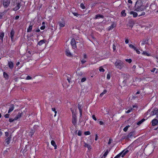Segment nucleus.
<instances>
[{"mask_svg": "<svg viewBox=\"0 0 158 158\" xmlns=\"http://www.w3.org/2000/svg\"><path fill=\"white\" fill-rule=\"evenodd\" d=\"M99 123L100 125L104 124V123L102 121H99Z\"/></svg>", "mask_w": 158, "mask_h": 158, "instance_id": "nucleus-60", "label": "nucleus"}, {"mask_svg": "<svg viewBox=\"0 0 158 158\" xmlns=\"http://www.w3.org/2000/svg\"><path fill=\"white\" fill-rule=\"evenodd\" d=\"M73 14L74 16H75L77 17L79 15L78 14V13L76 12H73Z\"/></svg>", "mask_w": 158, "mask_h": 158, "instance_id": "nucleus-47", "label": "nucleus"}, {"mask_svg": "<svg viewBox=\"0 0 158 158\" xmlns=\"http://www.w3.org/2000/svg\"><path fill=\"white\" fill-rule=\"evenodd\" d=\"M66 54L67 56H72L71 53L68 49H66Z\"/></svg>", "mask_w": 158, "mask_h": 158, "instance_id": "nucleus-27", "label": "nucleus"}, {"mask_svg": "<svg viewBox=\"0 0 158 158\" xmlns=\"http://www.w3.org/2000/svg\"><path fill=\"white\" fill-rule=\"evenodd\" d=\"M126 61L127 62H128L129 63H131L132 61L130 59H126Z\"/></svg>", "mask_w": 158, "mask_h": 158, "instance_id": "nucleus-43", "label": "nucleus"}, {"mask_svg": "<svg viewBox=\"0 0 158 158\" xmlns=\"http://www.w3.org/2000/svg\"><path fill=\"white\" fill-rule=\"evenodd\" d=\"M80 6L82 9H84L85 8V6L82 3L81 4Z\"/></svg>", "mask_w": 158, "mask_h": 158, "instance_id": "nucleus-42", "label": "nucleus"}, {"mask_svg": "<svg viewBox=\"0 0 158 158\" xmlns=\"http://www.w3.org/2000/svg\"><path fill=\"white\" fill-rule=\"evenodd\" d=\"M134 10L136 11H142L145 8L143 7V6H138L137 4H135V6Z\"/></svg>", "mask_w": 158, "mask_h": 158, "instance_id": "nucleus-2", "label": "nucleus"}, {"mask_svg": "<svg viewBox=\"0 0 158 158\" xmlns=\"http://www.w3.org/2000/svg\"><path fill=\"white\" fill-rule=\"evenodd\" d=\"M10 0H3V4L5 7H7L10 4Z\"/></svg>", "mask_w": 158, "mask_h": 158, "instance_id": "nucleus-6", "label": "nucleus"}, {"mask_svg": "<svg viewBox=\"0 0 158 158\" xmlns=\"http://www.w3.org/2000/svg\"><path fill=\"white\" fill-rule=\"evenodd\" d=\"M110 150H109L108 149H107L106 152L104 153L103 155V156L104 157H106L107 155V154L109 152Z\"/></svg>", "mask_w": 158, "mask_h": 158, "instance_id": "nucleus-37", "label": "nucleus"}, {"mask_svg": "<svg viewBox=\"0 0 158 158\" xmlns=\"http://www.w3.org/2000/svg\"><path fill=\"white\" fill-rule=\"evenodd\" d=\"M116 26V24L114 23H113L111 26L109 27L108 28V31H109L112 29L114 27Z\"/></svg>", "mask_w": 158, "mask_h": 158, "instance_id": "nucleus-16", "label": "nucleus"}, {"mask_svg": "<svg viewBox=\"0 0 158 158\" xmlns=\"http://www.w3.org/2000/svg\"><path fill=\"white\" fill-rule=\"evenodd\" d=\"M15 120H14V118L13 119L12 118H10L9 119V121L10 122H12Z\"/></svg>", "mask_w": 158, "mask_h": 158, "instance_id": "nucleus-49", "label": "nucleus"}, {"mask_svg": "<svg viewBox=\"0 0 158 158\" xmlns=\"http://www.w3.org/2000/svg\"><path fill=\"white\" fill-rule=\"evenodd\" d=\"M143 54L144 55H147L148 56H150V54H149L148 53H147L146 52H143Z\"/></svg>", "mask_w": 158, "mask_h": 158, "instance_id": "nucleus-41", "label": "nucleus"}, {"mask_svg": "<svg viewBox=\"0 0 158 158\" xmlns=\"http://www.w3.org/2000/svg\"><path fill=\"white\" fill-rule=\"evenodd\" d=\"M107 91L106 90H104L103 91L102 93L100 95V97H102L103 95L106 93Z\"/></svg>", "mask_w": 158, "mask_h": 158, "instance_id": "nucleus-33", "label": "nucleus"}, {"mask_svg": "<svg viewBox=\"0 0 158 158\" xmlns=\"http://www.w3.org/2000/svg\"><path fill=\"white\" fill-rule=\"evenodd\" d=\"M123 152H121L120 153L117 155L114 158H119L121 156H122V155L123 154Z\"/></svg>", "mask_w": 158, "mask_h": 158, "instance_id": "nucleus-34", "label": "nucleus"}, {"mask_svg": "<svg viewBox=\"0 0 158 158\" xmlns=\"http://www.w3.org/2000/svg\"><path fill=\"white\" fill-rule=\"evenodd\" d=\"M129 152L128 150L126 149L123 150L122 152H123L122 154V157H123L127 153Z\"/></svg>", "mask_w": 158, "mask_h": 158, "instance_id": "nucleus-19", "label": "nucleus"}, {"mask_svg": "<svg viewBox=\"0 0 158 158\" xmlns=\"http://www.w3.org/2000/svg\"><path fill=\"white\" fill-rule=\"evenodd\" d=\"M112 139H110L108 143V144H110L111 143V141H112Z\"/></svg>", "mask_w": 158, "mask_h": 158, "instance_id": "nucleus-63", "label": "nucleus"}, {"mask_svg": "<svg viewBox=\"0 0 158 158\" xmlns=\"http://www.w3.org/2000/svg\"><path fill=\"white\" fill-rule=\"evenodd\" d=\"M99 18H103L104 16L100 14H98L96 15L95 19H98Z\"/></svg>", "mask_w": 158, "mask_h": 158, "instance_id": "nucleus-22", "label": "nucleus"}, {"mask_svg": "<svg viewBox=\"0 0 158 158\" xmlns=\"http://www.w3.org/2000/svg\"><path fill=\"white\" fill-rule=\"evenodd\" d=\"M121 15L123 17H125L126 15V14L125 13V10H123L121 12Z\"/></svg>", "mask_w": 158, "mask_h": 158, "instance_id": "nucleus-32", "label": "nucleus"}, {"mask_svg": "<svg viewBox=\"0 0 158 158\" xmlns=\"http://www.w3.org/2000/svg\"><path fill=\"white\" fill-rule=\"evenodd\" d=\"M151 114L152 115L156 114V117L158 118V109L156 108L154 109L151 112Z\"/></svg>", "mask_w": 158, "mask_h": 158, "instance_id": "nucleus-8", "label": "nucleus"}, {"mask_svg": "<svg viewBox=\"0 0 158 158\" xmlns=\"http://www.w3.org/2000/svg\"><path fill=\"white\" fill-rule=\"evenodd\" d=\"M11 138V135H10L5 140L6 143V144H5V145L6 146L8 145L10 143Z\"/></svg>", "mask_w": 158, "mask_h": 158, "instance_id": "nucleus-9", "label": "nucleus"}, {"mask_svg": "<svg viewBox=\"0 0 158 158\" xmlns=\"http://www.w3.org/2000/svg\"><path fill=\"white\" fill-rule=\"evenodd\" d=\"M122 77L124 79L123 81V83H126L127 82V80L129 79L130 75L127 74H123L122 75Z\"/></svg>", "mask_w": 158, "mask_h": 158, "instance_id": "nucleus-5", "label": "nucleus"}, {"mask_svg": "<svg viewBox=\"0 0 158 158\" xmlns=\"http://www.w3.org/2000/svg\"><path fill=\"white\" fill-rule=\"evenodd\" d=\"M132 110H133V108H131L130 109H129V110H128L126 112V113L127 114H128V113H129Z\"/></svg>", "mask_w": 158, "mask_h": 158, "instance_id": "nucleus-46", "label": "nucleus"}, {"mask_svg": "<svg viewBox=\"0 0 158 158\" xmlns=\"http://www.w3.org/2000/svg\"><path fill=\"white\" fill-rule=\"evenodd\" d=\"M23 114V113L22 112H19L16 117L14 118V120H17L20 118Z\"/></svg>", "mask_w": 158, "mask_h": 158, "instance_id": "nucleus-10", "label": "nucleus"}, {"mask_svg": "<svg viewBox=\"0 0 158 158\" xmlns=\"http://www.w3.org/2000/svg\"><path fill=\"white\" fill-rule=\"evenodd\" d=\"M14 109V105L13 104H11L10 105V107L9 110L8 111V113H10L12 112Z\"/></svg>", "mask_w": 158, "mask_h": 158, "instance_id": "nucleus-12", "label": "nucleus"}, {"mask_svg": "<svg viewBox=\"0 0 158 158\" xmlns=\"http://www.w3.org/2000/svg\"><path fill=\"white\" fill-rule=\"evenodd\" d=\"M86 62V61L84 60H81V62L82 64L85 63Z\"/></svg>", "mask_w": 158, "mask_h": 158, "instance_id": "nucleus-58", "label": "nucleus"}, {"mask_svg": "<svg viewBox=\"0 0 158 158\" xmlns=\"http://www.w3.org/2000/svg\"><path fill=\"white\" fill-rule=\"evenodd\" d=\"M98 136L97 134H96L95 135V140H97L98 139Z\"/></svg>", "mask_w": 158, "mask_h": 158, "instance_id": "nucleus-62", "label": "nucleus"}, {"mask_svg": "<svg viewBox=\"0 0 158 158\" xmlns=\"http://www.w3.org/2000/svg\"><path fill=\"white\" fill-rule=\"evenodd\" d=\"M134 135V132H131L129 134L127 135V139L131 138L132 136H133Z\"/></svg>", "mask_w": 158, "mask_h": 158, "instance_id": "nucleus-21", "label": "nucleus"}, {"mask_svg": "<svg viewBox=\"0 0 158 158\" xmlns=\"http://www.w3.org/2000/svg\"><path fill=\"white\" fill-rule=\"evenodd\" d=\"M3 76L5 78L6 80H7L8 79L9 76L5 72H4Z\"/></svg>", "mask_w": 158, "mask_h": 158, "instance_id": "nucleus-26", "label": "nucleus"}, {"mask_svg": "<svg viewBox=\"0 0 158 158\" xmlns=\"http://www.w3.org/2000/svg\"><path fill=\"white\" fill-rule=\"evenodd\" d=\"M130 13L131 15L133 14V17L135 18L137 17L138 15V14L136 12H134L133 11H131Z\"/></svg>", "mask_w": 158, "mask_h": 158, "instance_id": "nucleus-20", "label": "nucleus"}, {"mask_svg": "<svg viewBox=\"0 0 158 158\" xmlns=\"http://www.w3.org/2000/svg\"><path fill=\"white\" fill-rule=\"evenodd\" d=\"M15 33V32L13 29H12L11 32H10V37L11 38L12 41H13L14 40V36Z\"/></svg>", "mask_w": 158, "mask_h": 158, "instance_id": "nucleus-11", "label": "nucleus"}, {"mask_svg": "<svg viewBox=\"0 0 158 158\" xmlns=\"http://www.w3.org/2000/svg\"><path fill=\"white\" fill-rule=\"evenodd\" d=\"M32 25H30L28 28L27 29V32H30L31 31Z\"/></svg>", "mask_w": 158, "mask_h": 158, "instance_id": "nucleus-30", "label": "nucleus"}, {"mask_svg": "<svg viewBox=\"0 0 158 158\" xmlns=\"http://www.w3.org/2000/svg\"><path fill=\"white\" fill-rule=\"evenodd\" d=\"M129 47L131 48L134 49L135 50H136V48L133 45L131 44H130L129 45Z\"/></svg>", "mask_w": 158, "mask_h": 158, "instance_id": "nucleus-36", "label": "nucleus"}, {"mask_svg": "<svg viewBox=\"0 0 158 158\" xmlns=\"http://www.w3.org/2000/svg\"><path fill=\"white\" fill-rule=\"evenodd\" d=\"M145 13L144 12H143L141 15H139V16H140L142 15H145Z\"/></svg>", "mask_w": 158, "mask_h": 158, "instance_id": "nucleus-57", "label": "nucleus"}, {"mask_svg": "<svg viewBox=\"0 0 158 158\" xmlns=\"http://www.w3.org/2000/svg\"><path fill=\"white\" fill-rule=\"evenodd\" d=\"M158 123V121L157 119H154L152 120V124L153 126L156 125Z\"/></svg>", "mask_w": 158, "mask_h": 158, "instance_id": "nucleus-15", "label": "nucleus"}, {"mask_svg": "<svg viewBox=\"0 0 158 158\" xmlns=\"http://www.w3.org/2000/svg\"><path fill=\"white\" fill-rule=\"evenodd\" d=\"M92 118L95 121H96L97 120V119H96V117H95V115H92Z\"/></svg>", "mask_w": 158, "mask_h": 158, "instance_id": "nucleus-55", "label": "nucleus"}, {"mask_svg": "<svg viewBox=\"0 0 158 158\" xmlns=\"http://www.w3.org/2000/svg\"><path fill=\"white\" fill-rule=\"evenodd\" d=\"M8 65L9 66V68L10 69H12L13 68L14 64L12 62V61L8 62Z\"/></svg>", "mask_w": 158, "mask_h": 158, "instance_id": "nucleus-14", "label": "nucleus"}, {"mask_svg": "<svg viewBox=\"0 0 158 158\" xmlns=\"http://www.w3.org/2000/svg\"><path fill=\"white\" fill-rule=\"evenodd\" d=\"M21 6V5L20 3H17V6L13 8V10L16 11L19 10Z\"/></svg>", "mask_w": 158, "mask_h": 158, "instance_id": "nucleus-13", "label": "nucleus"}, {"mask_svg": "<svg viewBox=\"0 0 158 158\" xmlns=\"http://www.w3.org/2000/svg\"><path fill=\"white\" fill-rule=\"evenodd\" d=\"M32 79V77H31L30 76H28L27 77H26V79L27 80H30V79Z\"/></svg>", "mask_w": 158, "mask_h": 158, "instance_id": "nucleus-48", "label": "nucleus"}, {"mask_svg": "<svg viewBox=\"0 0 158 158\" xmlns=\"http://www.w3.org/2000/svg\"><path fill=\"white\" fill-rule=\"evenodd\" d=\"M113 49L114 51L116 50V46L114 44H113Z\"/></svg>", "mask_w": 158, "mask_h": 158, "instance_id": "nucleus-52", "label": "nucleus"}, {"mask_svg": "<svg viewBox=\"0 0 158 158\" xmlns=\"http://www.w3.org/2000/svg\"><path fill=\"white\" fill-rule=\"evenodd\" d=\"M125 42L126 44H128L129 42V40L128 39H126L125 40Z\"/></svg>", "mask_w": 158, "mask_h": 158, "instance_id": "nucleus-64", "label": "nucleus"}, {"mask_svg": "<svg viewBox=\"0 0 158 158\" xmlns=\"http://www.w3.org/2000/svg\"><path fill=\"white\" fill-rule=\"evenodd\" d=\"M83 107V106L82 105V103H81V102H80L78 103V108L79 110L80 117H81L82 115V112Z\"/></svg>", "mask_w": 158, "mask_h": 158, "instance_id": "nucleus-4", "label": "nucleus"}, {"mask_svg": "<svg viewBox=\"0 0 158 158\" xmlns=\"http://www.w3.org/2000/svg\"><path fill=\"white\" fill-rule=\"evenodd\" d=\"M77 122V116L75 114L73 113V111H72V123L75 126H76Z\"/></svg>", "mask_w": 158, "mask_h": 158, "instance_id": "nucleus-3", "label": "nucleus"}, {"mask_svg": "<svg viewBox=\"0 0 158 158\" xmlns=\"http://www.w3.org/2000/svg\"><path fill=\"white\" fill-rule=\"evenodd\" d=\"M129 127V126H127L125 127L123 129V131L125 132L127 131Z\"/></svg>", "mask_w": 158, "mask_h": 158, "instance_id": "nucleus-40", "label": "nucleus"}, {"mask_svg": "<svg viewBox=\"0 0 158 158\" xmlns=\"http://www.w3.org/2000/svg\"><path fill=\"white\" fill-rule=\"evenodd\" d=\"M86 80V78L85 77H84L81 79V82H83L85 81Z\"/></svg>", "mask_w": 158, "mask_h": 158, "instance_id": "nucleus-45", "label": "nucleus"}, {"mask_svg": "<svg viewBox=\"0 0 158 158\" xmlns=\"http://www.w3.org/2000/svg\"><path fill=\"white\" fill-rule=\"evenodd\" d=\"M84 146L85 147H87L88 149H91V146L90 145L86 143H84Z\"/></svg>", "mask_w": 158, "mask_h": 158, "instance_id": "nucleus-23", "label": "nucleus"}, {"mask_svg": "<svg viewBox=\"0 0 158 158\" xmlns=\"http://www.w3.org/2000/svg\"><path fill=\"white\" fill-rule=\"evenodd\" d=\"M10 115V114H6L4 116L5 118H8L9 117V116Z\"/></svg>", "mask_w": 158, "mask_h": 158, "instance_id": "nucleus-51", "label": "nucleus"}, {"mask_svg": "<svg viewBox=\"0 0 158 158\" xmlns=\"http://www.w3.org/2000/svg\"><path fill=\"white\" fill-rule=\"evenodd\" d=\"M4 35V33L3 32H0V39L2 41H3V39Z\"/></svg>", "mask_w": 158, "mask_h": 158, "instance_id": "nucleus-24", "label": "nucleus"}, {"mask_svg": "<svg viewBox=\"0 0 158 158\" xmlns=\"http://www.w3.org/2000/svg\"><path fill=\"white\" fill-rule=\"evenodd\" d=\"M51 144L54 147V149H56L57 148V146L54 140H52L51 142Z\"/></svg>", "mask_w": 158, "mask_h": 158, "instance_id": "nucleus-25", "label": "nucleus"}, {"mask_svg": "<svg viewBox=\"0 0 158 158\" xmlns=\"http://www.w3.org/2000/svg\"><path fill=\"white\" fill-rule=\"evenodd\" d=\"M45 40H40L38 43L37 45H39L40 46L42 45L43 44L45 43Z\"/></svg>", "mask_w": 158, "mask_h": 158, "instance_id": "nucleus-17", "label": "nucleus"}, {"mask_svg": "<svg viewBox=\"0 0 158 158\" xmlns=\"http://www.w3.org/2000/svg\"><path fill=\"white\" fill-rule=\"evenodd\" d=\"M135 4H137L138 6H140L143 5V3L141 0H138L136 1Z\"/></svg>", "mask_w": 158, "mask_h": 158, "instance_id": "nucleus-18", "label": "nucleus"}, {"mask_svg": "<svg viewBox=\"0 0 158 158\" xmlns=\"http://www.w3.org/2000/svg\"><path fill=\"white\" fill-rule=\"evenodd\" d=\"M148 40H144L142 42V44H147Z\"/></svg>", "mask_w": 158, "mask_h": 158, "instance_id": "nucleus-35", "label": "nucleus"}, {"mask_svg": "<svg viewBox=\"0 0 158 158\" xmlns=\"http://www.w3.org/2000/svg\"><path fill=\"white\" fill-rule=\"evenodd\" d=\"M45 26H44V25H43L42 26H41L40 28V29H41V30H44L45 28Z\"/></svg>", "mask_w": 158, "mask_h": 158, "instance_id": "nucleus-56", "label": "nucleus"}, {"mask_svg": "<svg viewBox=\"0 0 158 158\" xmlns=\"http://www.w3.org/2000/svg\"><path fill=\"white\" fill-rule=\"evenodd\" d=\"M99 71L101 72H104V69H103V68L102 67H100L99 68Z\"/></svg>", "mask_w": 158, "mask_h": 158, "instance_id": "nucleus-39", "label": "nucleus"}, {"mask_svg": "<svg viewBox=\"0 0 158 158\" xmlns=\"http://www.w3.org/2000/svg\"><path fill=\"white\" fill-rule=\"evenodd\" d=\"M71 44L73 48L74 49L76 48V43L75 40L73 38L72 39L71 42Z\"/></svg>", "mask_w": 158, "mask_h": 158, "instance_id": "nucleus-7", "label": "nucleus"}, {"mask_svg": "<svg viewBox=\"0 0 158 158\" xmlns=\"http://www.w3.org/2000/svg\"><path fill=\"white\" fill-rule=\"evenodd\" d=\"M60 27H64L65 26V23L64 22H59L58 23Z\"/></svg>", "mask_w": 158, "mask_h": 158, "instance_id": "nucleus-29", "label": "nucleus"}, {"mask_svg": "<svg viewBox=\"0 0 158 158\" xmlns=\"http://www.w3.org/2000/svg\"><path fill=\"white\" fill-rule=\"evenodd\" d=\"M5 136L6 137H9V133L8 132H5Z\"/></svg>", "mask_w": 158, "mask_h": 158, "instance_id": "nucleus-50", "label": "nucleus"}, {"mask_svg": "<svg viewBox=\"0 0 158 158\" xmlns=\"http://www.w3.org/2000/svg\"><path fill=\"white\" fill-rule=\"evenodd\" d=\"M156 68H154L153 69H152V70H151V72L154 73L155 71L156 70Z\"/></svg>", "mask_w": 158, "mask_h": 158, "instance_id": "nucleus-59", "label": "nucleus"}, {"mask_svg": "<svg viewBox=\"0 0 158 158\" xmlns=\"http://www.w3.org/2000/svg\"><path fill=\"white\" fill-rule=\"evenodd\" d=\"M90 134V133L89 131H85L84 133V134L85 135H89Z\"/></svg>", "mask_w": 158, "mask_h": 158, "instance_id": "nucleus-38", "label": "nucleus"}, {"mask_svg": "<svg viewBox=\"0 0 158 158\" xmlns=\"http://www.w3.org/2000/svg\"><path fill=\"white\" fill-rule=\"evenodd\" d=\"M110 74H107V78L109 80L110 79Z\"/></svg>", "mask_w": 158, "mask_h": 158, "instance_id": "nucleus-53", "label": "nucleus"}, {"mask_svg": "<svg viewBox=\"0 0 158 158\" xmlns=\"http://www.w3.org/2000/svg\"><path fill=\"white\" fill-rule=\"evenodd\" d=\"M127 2L129 3H131V4L132 2V1L131 0H128V1H127Z\"/></svg>", "mask_w": 158, "mask_h": 158, "instance_id": "nucleus-61", "label": "nucleus"}, {"mask_svg": "<svg viewBox=\"0 0 158 158\" xmlns=\"http://www.w3.org/2000/svg\"><path fill=\"white\" fill-rule=\"evenodd\" d=\"M134 24V23L133 21H129L128 23V25L129 26L131 27H132L133 26V25Z\"/></svg>", "mask_w": 158, "mask_h": 158, "instance_id": "nucleus-28", "label": "nucleus"}, {"mask_svg": "<svg viewBox=\"0 0 158 158\" xmlns=\"http://www.w3.org/2000/svg\"><path fill=\"white\" fill-rule=\"evenodd\" d=\"M135 50L136 51L137 53L138 54H139L140 53V52L136 48V50Z\"/></svg>", "mask_w": 158, "mask_h": 158, "instance_id": "nucleus-54", "label": "nucleus"}, {"mask_svg": "<svg viewBox=\"0 0 158 158\" xmlns=\"http://www.w3.org/2000/svg\"><path fill=\"white\" fill-rule=\"evenodd\" d=\"M114 65L117 68L120 69H121L124 67L123 62L119 60H117L114 63Z\"/></svg>", "mask_w": 158, "mask_h": 158, "instance_id": "nucleus-1", "label": "nucleus"}, {"mask_svg": "<svg viewBox=\"0 0 158 158\" xmlns=\"http://www.w3.org/2000/svg\"><path fill=\"white\" fill-rule=\"evenodd\" d=\"M145 119L144 118L142 119L140 121L138 122L137 123V124L138 125H139L142 123L144 121H145Z\"/></svg>", "mask_w": 158, "mask_h": 158, "instance_id": "nucleus-31", "label": "nucleus"}, {"mask_svg": "<svg viewBox=\"0 0 158 158\" xmlns=\"http://www.w3.org/2000/svg\"><path fill=\"white\" fill-rule=\"evenodd\" d=\"M82 134V132L81 131H79L77 135L79 136H81Z\"/></svg>", "mask_w": 158, "mask_h": 158, "instance_id": "nucleus-44", "label": "nucleus"}]
</instances>
